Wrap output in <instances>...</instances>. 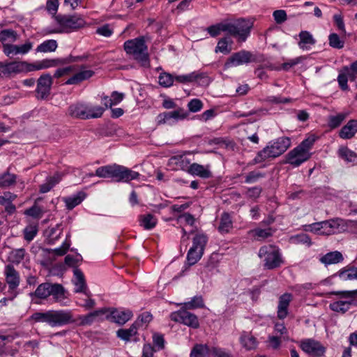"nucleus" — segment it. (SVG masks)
I'll return each instance as SVG.
<instances>
[{"mask_svg": "<svg viewBox=\"0 0 357 357\" xmlns=\"http://www.w3.org/2000/svg\"><path fill=\"white\" fill-rule=\"evenodd\" d=\"M203 254L198 250L190 248L187 254V261L189 266L195 264L202 257Z\"/></svg>", "mask_w": 357, "mask_h": 357, "instance_id": "50", "label": "nucleus"}, {"mask_svg": "<svg viewBox=\"0 0 357 357\" xmlns=\"http://www.w3.org/2000/svg\"><path fill=\"white\" fill-rule=\"evenodd\" d=\"M94 75V72L91 70H85L82 68L81 70L71 77H70L68 80L66 81L65 84L70 85V84H77L86 79H89Z\"/></svg>", "mask_w": 357, "mask_h": 357, "instance_id": "27", "label": "nucleus"}, {"mask_svg": "<svg viewBox=\"0 0 357 357\" xmlns=\"http://www.w3.org/2000/svg\"><path fill=\"white\" fill-rule=\"evenodd\" d=\"M357 298V289L336 291V312L344 313Z\"/></svg>", "mask_w": 357, "mask_h": 357, "instance_id": "12", "label": "nucleus"}, {"mask_svg": "<svg viewBox=\"0 0 357 357\" xmlns=\"http://www.w3.org/2000/svg\"><path fill=\"white\" fill-rule=\"evenodd\" d=\"M56 20L60 28L48 31V33H56L68 32L70 30H75L84 27L86 24L84 19L79 15H57Z\"/></svg>", "mask_w": 357, "mask_h": 357, "instance_id": "9", "label": "nucleus"}, {"mask_svg": "<svg viewBox=\"0 0 357 357\" xmlns=\"http://www.w3.org/2000/svg\"><path fill=\"white\" fill-rule=\"evenodd\" d=\"M254 61L252 54L247 50H241L234 53L227 59L225 63V68H229L244 64H248Z\"/></svg>", "mask_w": 357, "mask_h": 357, "instance_id": "16", "label": "nucleus"}, {"mask_svg": "<svg viewBox=\"0 0 357 357\" xmlns=\"http://www.w3.org/2000/svg\"><path fill=\"white\" fill-rule=\"evenodd\" d=\"M25 252L24 248L13 250L8 255L9 261L13 264H19L24 259Z\"/></svg>", "mask_w": 357, "mask_h": 357, "instance_id": "45", "label": "nucleus"}, {"mask_svg": "<svg viewBox=\"0 0 357 357\" xmlns=\"http://www.w3.org/2000/svg\"><path fill=\"white\" fill-rule=\"evenodd\" d=\"M175 81L180 84L197 83L199 85L208 84V77L204 73L194 71L189 74L175 76Z\"/></svg>", "mask_w": 357, "mask_h": 357, "instance_id": "18", "label": "nucleus"}, {"mask_svg": "<svg viewBox=\"0 0 357 357\" xmlns=\"http://www.w3.org/2000/svg\"><path fill=\"white\" fill-rule=\"evenodd\" d=\"M227 33L237 38L238 42H245L250 34L252 23L243 18L232 22H226Z\"/></svg>", "mask_w": 357, "mask_h": 357, "instance_id": "8", "label": "nucleus"}, {"mask_svg": "<svg viewBox=\"0 0 357 357\" xmlns=\"http://www.w3.org/2000/svg\"><path fill=\"white\" fill-rule=\"evenodd\" d=\"M211 353L213 357H232L229 353L220 347H212Z\"/></svg>", "mask_w": 357, "mask_h": 357, "instance_id": "64", "label": "nucleus"}, {"mask_svg": "<svg viewBox=\"0 0 357 357\" xmlns=\"http://www.w3.org/2000/svg\"><path fill=\"white\" fill-rule=\"evenodd\" d=\"M33 294L40 299H46L50 296H52L54 301L58 303H61L67 298L64 287L57 283H42L38 285Z\"/></svg>", "mask_w": 357, "mask_h": 357, "instance_id": "7", "label": "nucleus"}, {"mask_svg": "<svg viewBox=\"0 0 357 357\" xmlns=\"http://www.w3.org/2000/svg\"><path fill=\"white\" fill-rule=\"evenodd\" d=\"M291 146V139L287 137H282L270 142L261 151H259L253 159V163L257 164L268 158H274L284 153Z\"/></svg>", "mask_w": 357, "mask_h": 357, "instance_id": "5", "label": "nucleus"}, {"mask_svg": "<svg viewBox=\"0 0 357 357\" xmlns=\"http://www.w3.org/2000/svg\"><path fill=\"white\" fill-rule=\"evenodd\" d=\"M170 114V117L172 121H177L178 120H183L185 119L188 114V112L183 108H178L176 110H174L172 112H169Z\"/></svg>", "mask_w": 357, "mask_h": 357, "instance_id": "53", "label": "nucleus"}, {"mask_svg": "<svg viewBox=\"0 0 357 357\" xmlns=\"http://www.w3.org/2000/svg\"><path fill=\"white\" fill-rule=\"evenodd\" d=\"M170 319L176 322L181 323L189 327L197 328L199 326L197 317L186 309H181L176 312H172Z\"/></svg>", "mask_w": 357, "mask_h": 357, "instance_id": "13", "label": "nucleus"}, {"mask_svg": "<svg viewBox=\"0 0 357 357\" xmlns=\"http://www.w3.org/2000/svg\"><path fill=\"white\" fill-rule=\"evenodd\" d=\"M152 320V315L150 312H143L137 319L134 322L137 327L142 326L144 324H147Z\"/></svg>", "mask_w": 357, "mask_h": 357, "instance_id": "55", "label": "nucleus"}, {"mask_svg": "<svg viewBox=\"0 0 357 357\" xmlns=\"http://www.w3.org/2000/svg\"><path fill=\"white\" fill-rule=\"evenodd\" d=\"M261 191V188L259 186L249 188L245 192V195L251 199H257L260 196Z\"/></svg>", "mask_w": 357, "mask_h": 357, "instance_id": "63", "label": "nucleus"}, {"mask_svg": "<svg viewBox=\"0 0 357 357\" xmlns=\"http://www.w3.org/2000/svg\"><path fill=\"white\" fill-rule=\"evenodd\" d=\"M357 133V119L349 120L339 131L341 139H350Z\"/></svg>", "mask_w": 357, "mask_h": 357, "instance_id": "24", "label": "nucleus"}, {"mask_svg": "<svg viewBox=\"0 0 357 357\" xmlns=\"http://www.w3.org/2000/svg\"><path fill=\"white\" fill-rule=\"evenodd\" d=\"M17 34L16 31L12 29H4L0 32V41L3 44L6 41L14 43L16 41Z\"/></svg>", "mask_w": 357, "mask_h": 357, "instance_id": "47", "label": "nucleus"}, {"mask_svg": "<svg viewBox=\"0 0 357 357\" xmlns=\"http://www.w3.org/2000/svg\"><path fill=\"white\" fill-rule=\"evenodd\" d=\"M57 47L56 40L53 39L46 40L38 45L36 52L41 53L53 52L56 50Z\"/></svg>", "mask_w": 357, "mask_h": 357, "instance_id": "38", "label": "nucleus"}, {"mask_svg": "<svg viewBox=\"0 0 357 357\" xmlns=\"http://www.w3.org/2000/svg\"><path fill=\"white\" fill-rule=\"evenodd\" d=\"M299 38L298 47L303 50H310L311 47L316 43L315 39L309 31H301L299 33Z\"/></svg>", "mask_w": 357, "mask_h": 357, "instance_id": "30", "label": "nucleus"}, {"mask_svg": "<svg viewBox=\"0 0 357 357\" xmlns=\"http://www.w3.org/2000/svg\"><path fill=\"white\" fill-rule=\"evenodd\" d=\"M132 317V313L130 310H120L118 309H112L110 311V319L121 325L124 324L129 321Z\"/></svg>", "mask_w": 357, "mask_h": 357, "instance_id": "25", "label": "nucleus"}, {"mask_svg": "<svg viewBox=\"0 0 357 357\" xmlns=\"http://www.w3.org/2000/svg\"><path fill=\"white\" fill-rule=\"evenodd\" d=\"M208 241V237L204 234H197L193 238L192 248L199 250L202 254Z\"/></svg>", "mask_w": 357, "mask_h": 357, "instance_id": "39", "label": "nucleus"}, {"mask_svg": "<svg viewBox=\"0 0 357 357\" xmlns=\"http://www.w3.org/2000/svg\"><path fill=\"white\" fill-rule=\"evenodd\" d=\"M274 20L277 24H282L287 20V13L284 10H277L273 13Z\"/></svg>", "mask_w": 357, "mask_h": 357, "instance_id": "62", "label": "nucleus"}, {"mask_svg": "<svg viewBox=\"0 0 357 357\" xmlns=\"http://www.w3.org/2000/svg\"><path fill=\"white\" fill-rule=\"evenodd\" d=\"M208 33L213 38H215L220 34L221 32H227L226 22H222L209 26L206 29Z\"/></svg>", "mask_w": 357, "mask_h": 357, "instance_id": "43", "label": "nucleus"}, {"mask_svg": "<svg viewBox=\"0 0 357 357\" xmlns=\"http://www.w3.org/2000/svg\"><path fill=\"white\" fill-rule=\"evenodd\" d=\"M337 82H338V85H339L340 88L343 91H349V87L347 84L348 77H347V75H345L344 73H340L337 77Z\"/></svg>", "mask_w": 357, "mask_h": 357, "instance_id": "61", "label": "nucleus"}, {"mask_svg": "<svg viewBox=\"0 0 357 357\" xmlns=\"http://www.w3.org/2000/svg\"><path fill=\"white\" fill-rule=\"evenodd\" d=\"M336 27L340 31L339 36L336 34V49H341L344 45L347 33L342 18L337 15H336Z\"/></svg>", "mask_w": 357, "mask_h": 357, "instance_id": "29", "label": "nucleus"}, {"mask_svg": "<svg viewBox=\"0 0 357 357\" xmlns=\"http://www.w3.org/2000/svg\"><path fill=\"white\" fill-rule=\"evenodd\" d=\"M184 306L186 309H197L204 307V300L202 296H195L190 301L185 302Z\"/></svg>", "mask_w": 357, "mask_h": 357, "instance_id": "48", "label": "nucleus"}, {"mask_svg": "<svg viewBox=\"0 0 357 357\" xmlns=\"http://www.w3.org/2000/svg\"><path fill=\"white\" fill-rule=\"evenodd\" d=\"M338 155L347 163L357 165V153L347 146H340L338 149Z\"/></svg>", "mask_w": 357, "mask_h": 357, "instance_id": "31", "label": "nucleus"}, {"mask_svg": "<svg viewBox=\"0 0 357 357\" xmlns=\"http://www.w3.org/2000/svg\"><path fill=\"white\" fill-rule=\"evenodd\" d=\"M16 181V176L9 172L0 174V187L6 188L13 185Z\"/></svg>", "mask_w": 357, "mask_h": 357, "instance_id": "46", "label": "nucleus"}, {"mask_svg": "<svg viewBox=\"0 0 357 357\" xmlns=\"http://www.w3.org/2000/svg\"><path fill=\"white\" fill-rule=\"evenodd\" d=\"M53 77L49 73L40 75L37 81L36 93L38 99H45L50 94Z\"/></svg>", "mask_w": 357, "mask_h": 357, "instance_id": "17", "label": "nucleus"}, {"mask_svg": "<svg viewBox=\"0 0 357 357\" xmlns=\"http://www.w3.org/2000/svg\"><path fill=\"white\" fill-rule=\"evenodd\" d=\"M114 33V29L108 24H104L96 29V33L104 37H110Z\"/></svg>", "mask_w": 357, "mask_h": 357, "instance_id": "56", "label": "nucleus"}, {"mask_svg": "<svg viewBox=\"0 0 357 357\" xmlns=\"http://www.w3.org/2000/svg\"><path fill=\"white\" fill-rule=\"evenodd\" d=\"M105 109L100 106H92L84 102H76L70 105L66 115L73 119L86 120L102 116Z\"/></svg>", "mask_w": 357, "mask_h": 357, "instance_id": "4", "label": "nucleus"}, {"mask_svg": "<svg viewBox=\"0 0 357 357\" xmlns=\"http://www.w3.org/2000/svg\"><path fill=\"white\" fill-rule=\"evenodd\" d=\"M210 351L206 344H197L192 349L190 357H208Z\"/></svg>", "mask_w": 357, "mask_h": 357, "instance_id": "41", "label": "nucleus"}, {"mask_svg": "<svg viewBox=\"0 0 357 357\" xmlns=\"http://www.w3.org/2000/svg\"><path fill=\"white\" fill-rule=\"evenodd\" d=\"M61 180V175L56 173L52 176L46 178L45 182L40 185L39 192L40 193H47L50 192Z\"/></svg>", "mask_w": 357, "mask_h": 357, "instance_id": "33", "label": "nucleus"}, {"mask_svg": "<svg viewBox=\"0 0 357 357\" xmlns=\"http://www.w3.org/2000/svg\"><path fill=\"white\" fill-rule=\"evenodd\" d=\"M233 227V222L228 213H223L220 217V225L218 230L221 234H227Z\"/></svg>", "mask_w": 357, "mask_h": 357, "instance_id": "36", "label": "nucleus"}, {"mask_svg": "<svg viewBox=\"0 0 357 357\" xmlns=\"http://www.w3.org/2000/svg\"><path fill=\"white\" fill-rule=\"evenodd\" d=\"M69 61L68 59H43L36 61L33 63L27 62L28 72L40 70L52 67H56L60 65L67 63Z\"/></svg>", "mask_w": 357, "mask_h": 357, "instance_id": "19", "label": "nucleus"}, {"mask_svg": "<svg viewBox=\"0 0 357 357\" xmlns=\"http://www.w3.org/2000/svg\"><path fill=\"white\" fill-rule=\"evenodd\" d=\"M187 172L192 176H199L202 178H209L212 177V172L211 171V165H202L196 162L190 164L188 169Z\"/></svg>", "mask_w": 357, "mask_h": 357, "instance_id": "22", "label": "nucleus"}, {"mask_svg": "<svg viewBox=\"0 0 357 357\" xmlns=\"http://www.w3.org/2000/svg\"><path fill=\"white\" fill-rule=\"evenodd\" d=\"M292 300L291 294L285 293L279 297L278 305L277 307V317L280 319H285L289 313L288 308Z\"/></svg>", "mask_w": 357, "mask_h": 357, "instance_id": "23", "label": "nucleus"}, {"mask_svg": "<svg viewBox=\"0 0 357 357\" xmlns=\"http://www.w3.org/2000/svg\"><path fill=\"white\" fill-rule=\"evenodd\" d=\"M275 229L272 227H268L266 229L255 228L249 231V234L252 235L255 239L257 241H264L269 237H271Z\"/></svg>", "mask_w": 357, "mask_h": 357, "instance_id": "34", "label": "nucleus"}, {"mask_svg": "<svg viewBox=\"0 0 357 357\" xmlns=\"http://www.w3.org/2000/svg\"><path fill=\"white\" fill-rule=\"evenodd\" d=\"M29 320L35 323H45L52 328L61 327L75 321L70 310H50L45 312H36L31 314Z\"/></svg>", "mask_w": 357, "mask_h": 357, "instance_id": "1", "label": "nucleus"}, {"mask_svg": "<svg viewBox=\"0 0 357 357\" xmlns=\"http://www.w3.org/2000/svg\"><path fill=\"white\" fill-rule=\"evenodd\" d=\"M300 347L305 353L312 357H322L326 352V347L312 338L302 340Z\"/></svg>", "mask_w": 357, "mask_h": 357, "instance_id": "14", "label": "nucleus"}, {"mask_svg": "<svg viewBox=\"0 0 357 357\" xmlns=\"http://www.w3.org/2000/svg\"><path fill=\"white\" fill-rule=\"evenodd\" d=\"M231 40H229L227 38H222L218 42L215 52L227 54L231 51Z\"/></svg>", "mask_w": 357, "mask_h": 357, "instance_id": "44", "label": "nucleus"}, {"mask_svg": "<svg viewBox=\"0 0 357 357\" xmlns=\"http://www.w3.org/2000/svg\"><path fill=\"white\" fill-rule=\"evenodd\" d=\"M69 247L70 244L67 241H65L59 248L51 249L50 252H52L56 256H63L68 252Z\"/></svg>", "mask_w": 357, "mask_h": 357, "instance_id": "60", "label": "nucleus"}, {"mask_svg": "<svg viewBox=\"0 0 357 357\" xmlns=\"http://www.w3.org/2000/svg\"><path fill=\"white\" fill-rule=\"evenodd\" d=\"M3 52L8 57L12 58L14 56L18 55L17 45L10 43H3L2 45Z\"/></svg>", "mask_w": 357, "mask_h": 357, "instance_id": "52", "label": "nucleus"}, {"mask_svg": "<svg viewBox=\"0 0 357 357\" xmlns=\"http://www.w3.org/2000/svg\"><path fill=\"white\" fill-rule=\"evenodd\" d=\"M292 239L296 243L306 244L307 246L312 245L311 238L307 234L304 233L294 236Z\"/></svg>", "mask_w": 357, "mask_h": 357, "instance_id": "58", "label": "nucleus"}, {"mask_svg": "<svg viewBox=\"0 0 357 357\" xmlns=\"http://www.w3.org/2000/svg\"><path fill=\"white\" fill-rule=\"evenodd\" d=\"M3 274L8 285V292L10 294V300H13L17 295V289L20 283V273L13 265L8 264L5 266Z\"/></svg>", "mask_w": 357, "mask_h": 357, "instance_id": "11", "label": "nucleus"}, {"mask_svg": "<svg viewBox=\"0 0 357 357\" xmlns=\"http://www.w3.org/2000/svg\"><path fill=\"white\" fill-rule=\"evenodd\" d=\"M96 175L100 178H111L117 182H130L139 178V173L125 166L113 164L100 167L96 170Z\"/></svg>", "mask_w": 357, "mask_h": 357, "instance_id": "2", "label": "nucleus"}, {"mask_svg": "<svg viewBox=\"0 0 357 357\" xmlns=\"http://www.w3.org/2000/svg\"><path fill=\"white\" fill-rule=\"evenodd\" d=\"M73 283L75 286L74 291L75 293H83L86 296L91 297L92 294L86 286L84 274L81 270L78 268L74 270Z\"/></svg>", "mask_w": 357, "mask_h": 357, "instance_id": "21", "label": "nucleus"}, {"mask_svg": "<svg viewBox=\"0 0 357 357\" xmlns=\"http://www.w3.org/2000/svg\"><path fill=\"white\" fill-rule=\"evenodd\" d=\"M305 59V56H298L296 58H294L293 59L289 60L287 62H284L282 64V66L279 68H275L278 70H283L285 71L289 70L290 68H293L294 66L298 65V63H301Z\"/></svg>", "mask_w": 357, "mask_h": 357, "instance_id": "51", "label": "nucleus"}, {"mask_svg": "<svg viewBox=\"0 0 357 357\" xmlns=\"http://www.w3.org/2000/svg\"><path fill=\"white\" fill-rule=\"evenodd\" d=\"M38 229L35 226L27 227L24 229V239L28 242L31 241L36 236Z\"/></svg>", "mask_w": 357, "mask_h": 357, "instance_id": "57", "label": "nucleus"}, {"mask_svg": "<svg viewBox=\"0 0 357 357\" xmlns=\"http://www.w3.org/2000/svg\"><path fill=\"white\" fill-rule=\"evenodd\" d=\"M86 194L83 191H79L75 195L63 198L68 210H73L75 207L80 204L86 198Z\"/></svg>", "mask_w": 357, "mask_h": 357, "instance_id": "26", "label": "nucleus"}, {"mask_svg": "<svg viewBox=\"0 0 357 357\" xmlns=\"http://www.w3.org/2000/svg\"><path fill=\"white\" fill-rule=\"evenodd\" d=\"M319 137L314 133H308L304 140L298 145L300 148L305 151L310 153V151L312 148L314 142L319 139Z\"/></svg>", "mask_w": 357, "mask_h": 357, "instance_id": "42", "label": "nucleus"}, {"mask_svg": "<svg viewBox=\"0 0 357 357\" xmlns=\"http://www.w3.org/2000/svg\"><path fill=\"white\" fill-rule=\"evenodd\" d=\"M258 256L264 261V268L268 270L277 268L283 263L279 248L273 245L261 246Z\"/></svg>", "mask_w": 357, "mask_h": 357, "instance_id": "6", "label": "nucleus"}, {"mask_svg": "<svg viewBox=\"0 0 357 357\" xmlns=\"http://www.w3.org/2000/svg\"><path fill=\"white\" fill-rule=\"evenodd\" d=\"M123 48L126 54L131 55L142 66H149L148 47L144 36L126 40L123 44Z\"/></svg>", "mask_w": 357, "mask_h": 357, "instance_id": "3", "label": "nucleus"}, {"mask_svg": "<svg viewBox=\"0 0 357 357\" xmlns=\"http://www.w3.org/2000/svg\"><path fill=\"white\" fill-rule=\"evenodd\" d=\"M109 311V309L103 307L97 310H94L86 315L79 316L78 320L79 321V325L86 326L91 325L95 321L96 318L105 314Z\"/></svg>", "mask_w": 357, "mask_h": 357, "instance_id": "28", "label": "nucleus"}, {"mask_svg": "<svg viewBox=\"0 0 357 357\" xmlns=\"http://www.w3.org/2000/svg\"><path fill=\"white\" fill-rule=\"evenodd\" d=\"M137 332V327L133 323L128 329H119L116 332L117 337L124 341H129Z\"/></svg>", "mask_w": 357, "mask_h": 357, "instance_id": "40", "label": "nucleus"}, {"mask_svg": "<svg viewBox=\"0 0 357 357\" xmlns=\"http://www.w3.org/2000/svg\"><path fill=\"white\" fill-rule=\"evenodd\" d=\"M28 73L27 61H11L3 63L0 61V79L10 78L21 73Z\"/></svg>", "mask_w": 357, "mask_h": 357, "instance_id": "10", "label": "nucleus"}, {"mask_svg": "<svg viewBox=\"0 0 357 357\" xmlns=\"http://www.w3.org/2000/svg\"><path fill=\"white\" fill-rule=\"evenodd\" d=\"M311 157V153L305 151L298 146L290 151L285 156V163L289 164L294 167L300 166Z\"/></svg>", "mask_w": 357, "mask_h": 357, "instance_id": "15", "label": "nucleus"}, {"mask_svg": "<svg viewBox=\"0 0 357 357\" xmlns=\"http://www.w3.org/2000/svg\"><path fill=\"white\" fill-rule=\"evenodd\" d=\"M188 107L190 112H197L202 109L203 103L199 99L195 98L188 102Z\"/></svg>", "mask_w": 357, "mask_h": 357, "instance_id": "59", "label": "nucleus"}, {"mask_svg": "<svg viewBox=\"0 0 357 357\" xmlns=\"http://www.w3.org/2000/svg\"><path fill=\"white\" fill-rule=\"evenodd\" d=\"M240 342L246 350H252L257 347V339L250 333L243 332L240 337Z\"/></svg>", "mask_w": 357, "mask_h": 357, "instance_id": "35", "label": "nucleus"}, {"mask_svg": "<svg viewBox=\"0 0 357 357\" xmlns=\"http://www.w3.org/2000/svg\"><path fill=\"white\" fill-rule=\"evenodd\" d=\"M331 222L333 220L321 221L305 225V230L320 235H331L333 234L334 230Z\"/></svg>", "mask_w": 357, "mask_h": 357, "instance_id": "20", "label": "nucleus"}, {"mask_svg": "<svg viewBox=\"0 0 357 357\" xmlns=\"http://www.w3.org/2000/svg\"><path fill=\"white\" fill-rule=\"evenodd\" d=\"M174 81L175 76L167 73H161L158 77V82L160 85L165 88L172 86Z\"/></svg>", "mask_w": 357, "mask_h": 357, "instance_id": "49", "label": "nucleus"}, {"mask_svg": "<svg viewBox=\"0 0 357 357\" xmlns=\"http://www.w3.org/2000/svg\"><path fill=\"white\" fill-rule=\"evenodd\" d=\"M337 275L343 281L357 280V267L347 266L338 271Z\"/></svg>", "mask_w": 357, "mask_h": 357, "instance_id": "32", "label": "nucleus"}, {"mask_svg": "<svg viewBox=\"0 0 357 357\" xmlns=\"http://www.w3.org/2000/svg\"><path fill=\"white\" fill-rule=\"evenodd\" d=\"M139 225L144 229L150 230L154 228L157 224V219L153 215L148 213L139 216Z\"/></svg>", "mask_w": 357, "mask_h": 357, "instance_id": "37", "label": "nucleus"}, {"mask_svg": "<svg viewBox=\"0 0 357 357\" xmlns=\"http://www.w3.org/2000/svg\"><path fill=\"white\" fill-rule=\"evenodd\" d=\"M265 176L264 173L252 171L249 172L245 178V182L246 183H253L257 182L259 179Z\"/></svg>", "mask_w": 357, "mask_h": 357, "instance_id": "54", "label": "nucleus"}]
</instances>
